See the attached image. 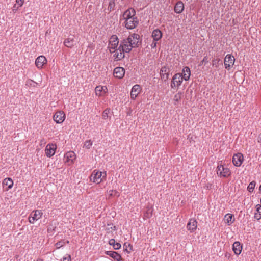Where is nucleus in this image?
<instances>
[{"mask_svg": "<svg viewBox=\"0 0 261 261\" xmlns=\"http://www.w3.org/2000/svg\"><path fill=\"white\" fill-rule=\"evenodd\" d=\"M133 48L134 47L130 44L127 38L122 40L118 49L115 50V54H114V60L116 61L122 60L125 57L124 53H129Z\"/></svg>", "mask_w": 261, "mask_h": 261, "instance_id": "nucleus-1", "label": "nucleus"}, {"mask_svg": "<svg viewBox=\"0 0 261 261\" xmlns=\"http://www.w3.org/2000/svg\"><path fill=\"white\" fill-rule=\"evenodd\" d=\"M106 176V172L94 170L90 177V180L97 184L100 183Z\"/></svg>", "mask_w": 261, "mask_h": 261, "instance_id": "nucleus-2", "label": "nucleus"}, {"mask_svg": "<svg viewBox=\"0 0 261 261\" xmlns=\"http://www.w3.org/2000/svg\"><path fill=\"white\" fill-rule=\"evenodd\" d=\"M228 164H220L217 167V174L221 177H228L231 175V171Z\"/></svg>", "mask_w": 261, "mask_h": 261, "instance_id": "nucleus-3", "label": "nucleus"}, {"mask_svg": "<svg viewBox=\"0 0 261 261\" xmlns=\"http://www.w3.org/2000/svg\"><path fill=\"white\" fill-rule=\"evenodd\" d=\"M119 41L118 37L116 35H112L109 40V48L111 53H114L118 49Z\"/></svg>", "mask_w": 261, "mask_h": 261, "instance_id": "nucleus-4", "label": "nucleus"}, {"mask_svg": "<svg viewBox=\"0 0 261 261\" xmlns=\"http://www.w3.org/2000/svg\"><path fill=\"white\" fill-rule=\"evenodd\" d=\"M127 39L129 41L130 44L133 45L134 48L138 47L141 44V40L139 35L136 33L130 34L128 37Z\"/></svg>", "mask_w": 261, "mask_h": 261, "instance_id": "nucleus-5", "label": "nucleus"}, {"mask_svg": "<svg viewBox=\"0 0 261 261\" xmlns=\"http://www.w3.org/2000/svg\"><path fill=\"white\" fill-rule=\"evenodd\" d=\"M42 215L43 213L41 210L33 211L29 217V222L31 224H33L35 222L41 218Z\"/></svg>", "mask_w": 261, "mask_h": 261, "instance_id": "nucleus-6", "label": "nucleus"}, {"mask_svg": "<svg viewBox=\"0 0 261 261\" xmlns=\"http://www.w3.org/2000/svg\"><path fill=\"white\" fill-rule=\"evenodd\" d=\"M184 79L181 76L180 73L175 74L172 77L171 82V87L174 88L176 87H178L180 86Z\"/></svg>", "mask_w": 261, "mask_h": 261, "instance_id": "nucleus-7", "label": "nucleus"}, {"mask_svg": "<svg viewBox=\"0 0 261 261\" xmlns=\"http://www.w3.org/2000/svg\"><path fill=\"white\" fill-rule=\"evenodd\" d=\"M139 21L137 17L126 19L124 21L125 27L128 29H133L138 24Z\"/></svg>", "mask_w": 261, "mask_h": 261, "instance_id": "nucleus-8", "label": "nucleus"}, {"mask_svg": "<svg viewBox=\"0 0 261 261\" xmlns=\"http://www.w3.org/2000/svg\"><path fill=\"white\" fill-rule=\"evenodd\" d=\"M235 61L234 57L230 54H228L224 58V63L225 68L229 70L234 65Z\"/></svg>", "mask_w": 261, "mask_h": 261, "instance_id": "nucleus-9", "label": "nucleus"}, {"mask_svg": "<svg viewBox=\"0 0 261 261\" xmlns=\"http://www.w3.org/2000/svg\"><path fill=\"white\" fill-rule=\"evenodd\" d=\"M170 71V70L167 66H164L161 68L160 74L163 81H166L169 79Z\"/></svg>", "mask_w": 261, "mask_h": 261, "instance_id": "nucleus-10", "label": "nucleus"}, {"mask_svg": "<svg viewBox=\"0 0 261 261\" xmlns=\"http://www.w3.org/2000/svg\"><path fill=\"white\" fill-rule=\"evenodd\" d=\"M54 120L57 123H62L65 119V114L63 111H57L54 115Z\"/></svg>", "mask_w": 261, "mask_h": 261, "instance_id": "nucleus-11", "label": "nucleus"}, {"mask_svg": "<svg viewBox=\"0 0 261 261\" xmlns=\"http://www.w3.org/2000/svg\"><path fill=\"white\" fill-rule=\"evenodd\" d=\"M76 158V154L73 151H70L67 152L64 155V160H65L64 162H65V163H73L75 161Z\"/></svg>", "mask_w": 261, "mask_h": 261, "instance_id": "nucleus-12", "label": "nucleus"}, {"mask_svg": "<svg viewBox=\"0 0 261 261\" xmlns=\"http://www.w3.org/2000/svg\"><path fill=\"white\" fill-rule=\"evenodd\" d=\"M136 11L133 8H129L126 10L123 14V19L126 20L135 17Z\"/></svg>", "mask_w": 261, "mask_h": 261, "instance_id": "nucleus-13", "label": "nucleus"}, {"mask_svg": "<svg viewBox=\"0 0 261 261\" xmlns=\"http://www.w3.org/2000/svg\"><path fill=\"white\" fill-rule=\"evenodd\" d=\"M197 227V222L194 219H190L187 225V228L191 232H194Z\"/></svg>", "mask_w": 261, "mask_h": 261, "instance_id": "nucleus-14", "label": "nucleus"}, {"mask_svg": "<svg viewBox=\"0 0 261 261\" xmlns=\"http://www.w3.org/2000/svg\"><path fill=\"white\" fill-rule=\"evenodd\" d=\"M2 186L5 191H8L12 188L13 181L10 178H6L3 181Z\"/></svg>", "mask_w": 261, "mask_h": 261, "instance_id": "nucleus-15", "label": "nucleus"}, {"mask_svg": "<svg viewBox=\"0 0 261 261\" xmlns=\"http://www.w3.org/2000/svg\"><path fill=\"white\" fill-rule=\"evenodd\" d=\"M56 149V145L54 144H48L46 146V148L45 150V153L47 156H53L55 153V150Z\"/></svg>", "mask_w": 261, "mask_h": 261, "instance_id": "nucleus-16", "label": "nucleus"}, {"mask_svg": "<svg viewBox=\"0 0 261 261\" xmlns=\"http://www.w3.org/2000/svg\"><path fill=\"white\" fill-rule=\"evenodd\" d=\"M141 90V87L139 85H134L131 90L130 97L132 99H135L138 95L140 93Z\"/></svg>", "mask_w": 261, "mask_h": 261, "instance_id": "nucleus-17", "label": "nucleus"}, {"mask_svg": "<svg viewBox=\"0 0 261 261\" xmlns=\"http://www.w3.org/2000/svg\"><path fill=\"white\" fill-rule=\"evenodd\" d=\"M125 74V70L123 67H117L114 70L113 74L115 77L122 79Z\"/></svg>", "mask_w": 261, "mask_h": 261, "instance_id": "nucleus-18", "label": "nucleus"}, {"mask_svg": "<svg viewBox=\"0 0 261 261\" xmlns=\"http://www.w3.org/2000/svg\"><path fill=\"white\" fill-rule=\"evenodd\" d=\"M47 60L44 56H40L35 61V65L38 68H42L43 66L46 64Z\"/></svg>", "mask_w": 261, "mask_h": 261, "instance_id": "nucleus-19", "label": "nucleus"}, {"mask_svg": "<svg viewBox=\"0 0 261 261\" xmlns=\"http://www.w3.org/2000/svg\"><path fill=\"white\" fill-rule=\"evenodd\" d=\"M96 95L100 96L108 92V89L106 86H97L95 88Z\"/></svg>", "mask_w": 261, "mask_h": 261, "instance_id": "nucleus-20", "label": "nucleus"}, {"mask_svg": "<svg viewBox=\"0 0 261 261\" xmlns=\"http://www.w3.org/2000/svg\"><path fill=\"white\" fill-rule=\"evenodd\" d=\"M232 249L236 255H239L242 252V246L239 242L236 241L233 244Z\"/></svg>", "mask_w": 261, "mask_h": 261, "instance_id": "nucleus-21", "label": "nucleus"}, {"mask_svg": "<svg viewBox=\"0 0 261 261\" xmlns=\"http://www.w3.org/2000/svg\"><path fill=\"white\" fill-rule=\"evenodd\" d=\"M180 74L185 81L188 80L191 75L190 68L187 66L184 67L182 70V73Z\"/></svg>", "mask_w": 261, "mask_h": 261, "instance_id": "nucleus-22", "label": "nucleus"}, {"mask_svg": "<svg viewBox=\"0 0 261 261\" xmlns=\"http://www.w3.org/2000/svg\"><path fill=\"white\" fill-rule=\"evenodd\" d=\"M184 9V5L183 3L181 1H178L176 3L174 10L175 13L180 14L183 11Z\"/></svg>", "mask_w": 261, "mask_h": 261, "instance_id": "nucleus-23", "label": "nucleus"}, {"mask_svg": "<svg viewBox=\"0 0 261 261\" xmlns=\"http://www.w3.org/2000/svg\"><path fill=\"white\" fill-rule=\"evenodd\" d=\"M243 160V155L241 153H237L233 156L232 163H242Z\"/></svg>", "mask_w": 261, "mask_h": 261, "instance_id": "nucleus-24", "label": "nucleus"}, {"mask_svg": "<svg viewBox=\"0 0 261 261\" xmlns=\"http://www.w3.org/2000/svg\"><path fill=\"white\" fill-rule=\"evenodd\" d=\"M224 220L228 225H231L234 221V216L231 214H227L225 215Z\"/></svg>", "mask_w": 261, "mask_h": 261, "instance_id": "nucleus-25", "label": "nucleus"}, {"mask_svg": "<svg viewBox=\"0 0 261 261\" xmlns=\"http://www.w3.org/2000/svg\"><path fill=\"white\" fill-rule=\"evenodd\" d=\"M106 254L117 261L121 260V255L116 252L111 251H107Z\"/></svg>", "mask_w": 261, "mask_h": 261, "instance_id": "nucleus-26", "label": "nucleus"}, {"mask_svg": "<svg viewBox=\"0 0 261 261\" xmlns=\"http://www.w3.org/2000/svg\"><path fill=\"white\" fill-rule=\"evenodd\" d=\"M152 212H153V208L152 206H147L146 207V211L144 213L143 215V218L144 219H147L150 218L152 216Z\"/></svg>", "mask_w": 261, "mask_h": 261, "instance_id": "nucleus-27", "label": "nucleus"}, {"mask_svg": "<svg viewBox=\"0 0 261 261\" xmlns=\"http://www.w3.org/2000/svg\"><path fill=\"white\" fill-rule=\"evenodd\" d=\"M162 36V33L160 30L159 29L154 30L152 34V37L153 38V40L158 41L159 40Z\"/></svg>", "mask_w": 261, "mask_h": 261, "instance_id": "nucleus-28", "label": "nucleus"}, {"mask_svg": "<svg viewBox=\"0 0 261 261\" xmlns=\"http://www.w3.org/2000/svg\"><path fill=\"white\" fill-rule=\"evenodd\" d=\"M254 218L257 220L261 219V205L257 204L256 205L255 212L254 213Z\"/></svg>", "mask_w": 261, "mask_h": 261, "instance_id": "nucleus-29", "label": "nucleus"}, {"mask_svg": "<svg viewBox=\"0 0 261 261\" xmlns=\"http://www.w3.org/2000/svg\"><path fill=\"white\" fill-rule=\"evenodd\" d=\"M182 97V92H178L173 97L174 105L176 106L178 104L179 101L181 100Z\"/></svg>", "mask_w": 261, "mask_h": 261, "instance_id": "nucleus-30", "label": "nucleus"}, {"mask_svg": "<svg viewBox=\"0 0 261 261\" xmlns=\"http://www.w3.org/2000/svg\"><path fill=\"white\" fill-rule=\"evenodd\" d=\"M74 41V39L67 38L64 41V44L65 46L68 48H72L74 45L73 44V42Z\"/></svg>", "mask_w": 261, "mask_h": 261, "instance_id": "nucleus-31", "label": "nucleus"}, {"mask_svg": "<svg viewBox=\"0 0 261 261\" xmlns=\"http://www.w3.org/2000/svg\"><path fill=\"white\" fill-rule=\"evenodd\" d=\"M123 247H124V250L128 253H129L132 251H133V246L129 243H127V242L125 243L124 244Z\"/></svg>", "mask_w": 261, "mask_h": 261, "instance_id": "nucleus-32", "label": "nucleus"}, {"mask_svg": "<svg viewBox=\"0 0 261 261\" xmlns=\"http://www.w3.org/2000/svg\"><path fill=\"white\" fill-rule=\"evenodd\" d=\"M220 61H221V60L219 58H215L212 61V64L213 66H214L216 68H218L219 66V63Z\"/></svg>", "mask_w": 261, "mask_h": 261, "instance_id": "nucleus-33", "label": "nucleus"}, {"mask_svg": "<svg viewBox=\"0 0 261 261\" xmlns=\"http://www.w3.org/2000/svg\"><path fill=\"white\" fill-rule=\"evenodd\" d=\"M109 194V198L112 197V196H117L118 197L119 196V193L116 191H113V190H110L108 192Z\"/></svg>", "mask_w": 261, "mask_h": 261, "instance_id": "nucleus-34", "label": "nucleus"}, {"mask_svg": "<svg viewBox=\"0 0 261 261\" xmlns=\"http://www.w3.org/2000/svg\"><path fill=\"white\" fill-rule=\"evenodd\" d=\"M110 109H106L103 112L102 115V118L104 119H107L108 118V117H109L108 115L110 113Z\"/></svg>", "mask_w": 261, "mask_h": 261, "instance_id": "nucleus-35", "label": "nucleus"}, {"mask_svg": "<svg viewBox=\"0 0 261 261\" xmlns=\"http://www.w3.org/2000/svg\"><path fill=\"white\" fill-rule=\"evenodd\" d=\"M255 181H252L251 182L248 187H247V189L249 191V192H252L253 191V190H254V188H255Z\"/></svg>", "mask_w": 261, "mask_h": 261, "instance_id": "nucleus-36", "label": "nucleus"}, {"mask_svg": "<svg viewBox=\"0 0 261 261\" xmlns=\"http://www.w3.org/2000/svg\"><path fill=\"white\" fill-rule=\"evenodd\" d=\"M55 229H56L55 226H54L52 225H49V226H48V227L47 228V232L48 233H50V234H53L55 231Z\"/></svg>", "mask_w": 261, "mask_h": 261, "instance_id": "nucleus-37", "label": "nucleus"}, {"mask_svg": "<svg viewBox=\"0 0 261 261\" xmlns=\"http://www.w3.org/2000/svg\"><path fill=\"white\" fill-rule=\"evenodd\" d=\"M65 244V242L64 240H61L58 241L56 243L55 246L57 249L61 248V247L64 246Z\"/></svg>", "mask_w": 261, "mask_h": 261, "instance_id": "nucleus-38", "label": "nucleus"}, {"mask_svg": "<svg viewBox=\"0 0 261 261\" xmlns=\"http://www.w3.org/2000/svg\"><path fill=\"white\" fill-rule=\"evenodd\" d=\"M92 142L91 140H87L85 141L84 147H85L86 148L89 149L92 146Z\"/></svg>", "mask_w": 261, "mask_h": 261, "instance_id": "nucleus-39", "label": "nucleus"}, {"mask_svg": "<svg viewBox=\"0 0 261 261\" xmlns=\"http://www.w3.org/2000/svg\"><path fill=\"white\" fill-rule=\"evenodd\" d=\"M115 6V3L114 2H110L108 6V9L110 10V11H111L112 10H113V8Z\"/></svg>", "mask_w": 261, "mask_h": 261, "instance_id": "nucleus-40", "label": "nucleus"}, {"mask_svg": "<svg viewBox=\"0 0 261 261\" xmlns=\"http://www.w3.org/2000/svg\"><path fill=\"white\" fill-rule=\"evenodd\" d=\"M208 62V58H207V56H205L204 57L203 60L201 61V62L200 63V64L199 65L201 66V65H203V64H205V63H207Z\"/></svg>", "mask_w": 261, "mask_h": 261, "instance_id": "nucleus-41", "label": "nucleus"}, {"mask_svg": "<svg viewBox=\"0 0 261 261\" xmlns=\"http://www.w3.org/2000/svg\"><path fill=\"white\" fill-rule=\"evenodd\" d=\"M71 256L69 254H66V256L63 257L62 261H71Z\"/></svg>", "mask_w": 261, "mask_h": 261, "instance_id": "nucleus-42", "label": "nucleus"}, {"mask_svg": "<svg viewBox=\"0 0 261 261\" xmlns=\"http://www.w3.org/2000/svg\"><path fill=\"white\" fill-rule=\"evenodd\" d=\"M121 244L119 243H116L114 244V245L113 246L114 249L115 250H118L121 248Z\"/></svg>", "mask_w": 261, "mask_h": 261, "instance_id": "nucleus-43", "label": "nucleus"}, {"mask_svg": "<svg viewBox=\"0 0 261 261\" xmlns=\"http://www.w3.org/2000/svg\"><path fill=\"white\" fill-rule=\"evenodd\" d=\"M16 2L18 5V7H21L23 4L24 0H16Z\"/></svg>", "mask_w": 261, "mask_h": 261, "instance_id": "nucleus-44", "label": "nucleus"}, {"mask_svg": "<svg viewBox=\"0 0 261 261\" xmlns=\"http://www.w3.org/2000/svg\"><path fill=\"white\" fill-rule=\"evenodd\" d=\"M115 243H115V239H112L110 240V241H109V244L110 245H112L113 246Z\"/></svg>", "mask_w": 261, "mask_h": 261, "instance_id": "nucleus-45", "label": "nucleus"}, {"mask_svg": "<svg viewBox=\"0 0 261 261\" xmlns=\"http://www.w3.org/2000/svg\"><path fill=\"white\" fill-rule=\"evenodd\" d=\"M156 41H157L153 40V42L151 44V46L152 48L156 47Z\"/></svg>", "mask_w": 261, "mask_h": 261, "instance_id": "nucleus-46", "label": "nucleus"}, {"mask_svg": "<svg viewBox=\"0 0 261 261\" xmlns=\"http://www.w3.org/2000/svg\"><path fill=\"white\" fill-rule=\"evenodd\" d=\"M258 142L261 143V134L258 136Z\"/></svg>", "mask_w": 261, "mask_h": 261, "instance_id": "nucleus-47", "label": "nucleus"}, {"mask_svg": "<svg viewBox=\"0 0 261 261\" xmlns=\"http://www.w3.org/2000/svg\"><path fill=\"white\" fill-rule=\"evenodd\" d=\"M18 8V7L16 8V5H15L14 6H13V11H16L17 10V9Z\"/></svg>", "mask_w": 261, "mask_h": 261, "instance_id": "nucleus-48", "label": "nucleus"}, {"mask_svg": "<svg viewBox=\"0 0 261 261\" xmlns=\"http://www.w3.org/2000/svg\"><path fill=\"white\" fill-rule=\"evenodd\" d=\"M235 166L236 167H240L241 166V164H234Z\"/></svg>", "mask_w": 261, "mask_h": 261, "instance_id": "nucleus-49", "label": "nucleus"}, {"mask_svg": "<svg viewBox=\"0 0 261 261\" xmlns=\"http://www.w3.org/2000/svg\"><path fill=\"white\" fill-rule=\"evenodd\" d=\"M37 261H44L42 259L38 258Z\"/></svg>", "mask_w": 261, "mask_h": 261, "instance_id": "nucleus-50", "label": "nucleus"}, {"mask_svg": "<svg viewBox=\"0 0 261 261\" xmlns=\"http://www.w3.org/2000/svg\"><path fill=\"white\" fill-rule=\"evenodd\" d=\"M47 34H48V31H47L45 33V35H46Z\"/></svg>", "mask_w": 261, "mask_h": 261, "instance_id": "nucleus-51", "label": "nucleus"}, {"mask_svg": "<svg viewBox=\"0 0 261 261\" xmlns=\"http://www.w3.org/2000/svg\"><path fill=\"white\" fill-rule=\"evenodd\" d=\"M65 243L68 244L69 243V241H67L66 242H65Z\"/></svg>", "mask_w": 261, "mask_h": 261, "instance_id": "nucleus-52", "label": "nucleus"}]
</instances>
